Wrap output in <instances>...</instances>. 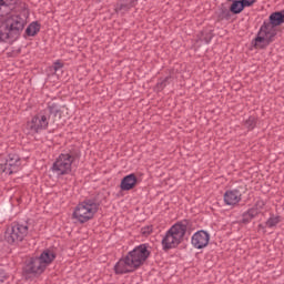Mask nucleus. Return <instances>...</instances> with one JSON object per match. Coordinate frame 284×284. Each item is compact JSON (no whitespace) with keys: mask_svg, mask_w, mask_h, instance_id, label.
Returning a JSON list of instances; mask_svg holds the SVG:
<instances>
[{"mask_svg":"<svg viewBox=\"0 0 284 284\" xmlns=\"http://www.w3.org/2000/svg\"><path fill=\"white\" fill-rule=\"evenodd\" d=\"M27 11H20L12 0H0V41L12 43L26 28Z\"/></svg>","mask_w":284,"mask_h":284,"instance_id":"1","label":"nucleus"},{"mask_svg":"<svg viewBox=\"0 0 284 284\" xmlns=\"http://www.w3.org/2000/svg\"><path fill=\"white\" fill-rule=\"evenodd\" d=\"M150 258V247L141 244L121 258L114 266L115 274H128L139 270Z\"/></svg>","mask_w":284,"mask_h":284,"instance_id":"2","label":"nucleus"},{"mask_svg":"<svg viewBox=\"0 0 284 284\" xmlns=\"http://www.w3.org/2000/svg\"><path fill=\"white\" fill-rule=\"evenodd\" d=\"M55 258L57 255L51 250H45L40 256L30 258L23 268L24 278H37V276H41Z\"/></svg>","mask_w":284,"mask_h":284,"instance_id":"3","label":"nucleus"},{"mask_svg":"<svg viewBox=\"0 0 284 284\" xmlns=\"http://www.w3.org/2000/svg\"><path fill=\"white\" fill-rule=\"evenodd\" d=\"M187 225L190 222L187 220L180 221L175 223L165 234L162 240V246L164 250H173V247H179L185 239V232H187Z\"/></svg>","mask_w":284,"mask_h":284,"instance_id":"4","label":"nucleus"},{"mask_svg":"<svg viewBox=\"0 0 284 284\" xmlns=\"http://www.w3.org/2000/svg\"><path fill=\"white\" fill-rule=\"evenodd\" d=\"M97 212H99V204L92 200H87L74 207L72 219L75 223H88L94 219Z\"/></svg>","mask_w":284,"mask_h":284,"instance_id":"5","label":"nucleus"},{"mask_svg":"<svg viewBox=\"0 0 284 284\" xmlns=\"http://www.w3.org/2000/svg\"><path fill=\"white\" fill-rule=\"evenodd\" d=\"M28 236V226L23 224H12L4 233V240L10 245L21 243Z\"/></svg>","mask_w":284,"mask_h":284,"instance_id":"6","label":"nucleus"},{"mask_svg":"<svg viewBox=\"0 0 284 284\" xmlns=\"http://www.w3.org/2000/svg\"><path fill=\"white\" fill-rule=\"evenodd\" d=\"M50 123V113L43 112L33 116L31 121L27 123V130L30 134H37L42 130H45Z\"/></svg>","mask_w":284,"mask_h":284,"instance_id":"7","label":"nucleus"},{"mask_svg":"<svg viewBox=\"0 0 284 284\" xmlns=\"http://www.w3.org/2000/svg\"><path fill=\"white\" fill-rule=\"evenodd\" d=\"M72 163H74V156L70 153H62L54 162L53 170L55 174H70L72 172Z\"/></svg>","mask_w":284,"mask_h":284,"instance_id":"8","label":"nucleus"},{"mask_svg":"<svg viewBox=\"0 0 284 284\" xmlns=\"http://www.w3.org/2000/svg\"><path fill=\"white\" fill-rule=\"evenodd\" d=\"M1 172L6 174H14L21 170V159L17 154H9L4 164H0Z\"/></svg>","mask_w":284,"mask_h":284,"instance_id":"9","label":"nucleus"},{"mask_svg":"<svg viewBox=\"0 0 284 284\" xmlns=\"http://www.w3.org/2000/svg\"><path fill=\"white\" fill-rule=\"evenodd\" d=\"M191 243L196 250H203L210 243V234L205 231H199L192 236Z\"/></svg>","mask_w":284,"mask_h":284,"instance_id":"10","label":"nucleus"},{"mask_svg":"<svg viewBox=\"0 0 284 284\" xmlns=\"http://www.w3.org/2000/svg\"><path fill=\"white\" fill-rule=\"evenodd\" d=\"M139 180L136 179V175L134 173H131L122 179L120 187L123 192H128L130 190H134Z\"/></svg>","mask_w":284,"mask_h":284,"instance_id":"11","label":"nucleus"},{"mask_svg":"<svg viewBox=\"0 0 284 284\" xmlns=\"http://www.w3.org/2000/svg\"><path fill=\"white\" fill-rule=\"evenodd\" d=\"M241 191L239 190L226 191L224 194V203H226V205H236L241 202Z\"/></svg>","mask_w":284,"mask_h":284,"instance_id":"12","label":"nucleus"},{"mask_svg":"<svg viewBox=\"0 0 284 284\" xmlns=\"http://www.w3.org/2000/svg\"><path fill=\"white\" fill-rule=\"evenodd\" d=\"M245 8V4L242 2V0H233V3L231 4V12L233 14H241Z\"/></svg>","mask_w":284,"mask_h":284,"instance_id":"13","label":"nucleus"},{"mask_svg":"<svg viewBox=\"0 0 284 284\" xmlns=\"http://www.w3.org/2000/svg\"><path fill=\"white\" fill-rule=\"evenodd\" d=\"M258 214H261V211H258L256 207L248 210L246 213L243 214L244 223H248V221H252V219H254V216H257Z\"/></svg>","mask_w":284,"mask_h":284,"instance_id":"14","label":"nucleus"},{"mask_svg":"<svg viewBox=\"0 0 284 284\" xmlns=\"http://www.w3.org/2000/svg\"><path fill=\"white\" fill-rule=\"evenodd\" d=\"M41 30V26L37 22H32L26 30L28 37H34Z\"/></svg>","mask_w":284,"mask_h":284,"instance_id":"15","label":"nucleus"},{"mask_svg":"<svg viewBox=\"0 0 284 284\" xmlns=\"http://www.w3.org/2000/svg\"><path fill=\"white\" fill-rule=\"evenodd\" d=\"M278 223H281V217H278V216H271L266 221V227H275V225H278Z\"/></svg>","mask_w":284,"mask_h":284,"instance_id":"16","label":"nucleus"},{"mask_svg":"<svg viewBox=\"0 0 284 284\" xmlns=\"http://www.w3.org/2000/svg\"><path fill=\"white\" fill-rule=\"evenodd\" d=\"M246 128L248 130H254V126L256 125V119L254 116L248 118V120L245 122Z\"/></svg>","mask_w":284,"mask_h":284,"instance_id":"17","label":"nucleus"},{"mask_svg":"<svg viewBox=\"0 0 284 284\" xmlns=\"http://www.w3.org/2000/svg\"><path fill=\"white\" fill-rule=\"evenodd\" d=\"M255 207L257 209L258 212H262L263 207H265V202L263 200H258L255 204Z\"/></svg>","mask_w":284,"mask_h":284,"instance_id":"18","label":"nucleus"},{"mask_svg":"<svg viewBox=\"0 0 284 284\" xmlns=\"http://www.w3.org/2000/svg\"><path fill=\"white\" fill-rule=\"evenodd\" d=\"M255 2L256 0H242L244 8H250V6H254Z\"/></svg>","mask_w":284,"mask_h":284,"instance_id":"19","label":"nucleus"},{"mask_svg":"<svg viewBox=\"0 0 284 284\" xmlns=\"http://www.w3.org/2000/svg\"><path fill=\"white\" fill-rule=\"evenodd\" d=\"M61 68H63V62H61V61L54 62L53 69L55 72H59V70H61Z\"/></svg>","mask_w":284,"mask_h":284,"instance_id":"20","label":"nucleus"},{"mask_svg":"<svg viewBox=\"0 0 284 284\" xmlns=\"http://www.w3.org/2000/svg\"><path fill=\"white\" fill-rule=\"evenodd\" d=\"M151 232H152V227L151 226H149L146 229H143V234H151Z\"/></svg>","mask_w":284,"mask_h":284,"instance_id":"21","label":"nucleus"},{"mask_svg":"<svg viewBox=\"0 0 284 284\" xmlns=\"http://www.w3.org/2000/svg\"><path fill=\"white\" fill-rule=\"evenodd\" d=\"M3 278H6V276L0 275V283H3Z\"/></svg>","mask_w":284,"mask_h":284,"instance_id":"22","label":"nucleus"},{"mask_svg":"<svg viewBox=\"0 0 284 284\" xmlns=\"http://www.w3.org/2000/svg\"><path fill=\"white\" fill-rule=\"evenodd\" d=\"M202 39V41H205L206 43L210 41V40H207V38H205V37H203V38H201Z\"/></svg>","mask_w":284,"mask_h":284,"instance_id":"23","label":"nucleus"},{"mask_svg":"<svg viewBox=\"0 0 284 284\" xmlns=\"http://www.w3.org/2000/svg\"><path fill=\"white\" fill-rule=\"evenodd\" d=\"M134 1H135V0H131V1H130V6H134Z\"/></svg>","mask_w":284,"mask_h":284,"instance_id":"24","label":"nucleus"}]
</instances>
